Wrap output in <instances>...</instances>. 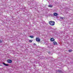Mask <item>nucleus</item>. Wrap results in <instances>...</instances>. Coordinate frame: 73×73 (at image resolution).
Returning a JSON list of instances; mask_svg holds the SVG:
<instances>
[{
    "mask_svg": "<svg viewBox=\"0 0 73 73\" xmlns=\"http://www.w3.org/2000/svg\"><path fill=\"white\" fill-rule=\"evenodd\" d=\"M49 24H50L51 25H54L55 24V22L53 21H50L49 22Z\"/></svg>",
    "mask_w": 73,
    "mask_h": 73,
    "instance_id": "1",
    "label": "nucleus"
},
{
    "mask_svg": "<svg viewBox=\"0 0 73 73\" xmlns=\"http://www.w3.org/2000/svg\"><path fill=\"white\" fill-rule=\"evenodd\" d=\"M56 73H63V71L62 70H56Z\"/></svg>",
    "mask_w": 73,
    "mask_h": 73,
    "instance_id": "2",
    "label": "nucleus"
},
{
    "mask_svg": "<svg viewBox=\"0 0 73 73\" xmlns=\"http://www.w3.org/2000/svg\"><path fill=\"white\" fill-rule=\"evenodd\" d=\"M36 41H38V42H40V39L39 38H36Z\"/></svg>",
    "mask_w": 73,
    "mask_h": 73,
    "instance_id": "3",
    "label": "nucleus"
},
{
    "mask_svg": "<svg viewBox=\"0 0 73 73\" xmlns=\"http://www.w3.org/2000/svg\"><path fill=\"white\" fill-rule=\"evenodd\" d=\"M7 62H8V63H11L12 62V60H11L10 59L8 60Z\"/></svg>",
    "mask_w": 73,
    "mask_h": 73,
    "instance_id": "4",
    "label": "nucleus"
},
{
    "mask_svg": "<svg viewBox=\"0 0 73 73\" xmlns=\"http://www.w3.org/2000/svg\"><path fill=\"white\" fill-rule=\"evenodd\" d=\"M54 15L55 16H57L58 15V14L56 13H54Z\"/></svg>",
    "mask_w": 73,
    "mask_h": 73,
    "instance_id": "5",
    "label": "nucleus"
},
{
    "mask_svg": "<svg viewBox=\"0 0 73 73\" xmlns=\"http://www.w3.org/2000/svg\"><path fill=\"white\" fill-rule=\"evenodd\" d=\"M50 41H54V39L53 38H51L50 39Z\"/></svg>",
    "mask_w": 73,
    "mask_h": 73,
    "instance_id": "6",
    "label": "nucleus"
},
{
    "mask_svg": "<svg viewBox=\"0 0 73 73\" xmlns=\"http://www.w3.org/2000/svg\"><path fill=\"white\" fill-rule=\"evenodd\" d=\"M53 44H54V45H57V42H56V41H54L53 42Z\"/></svg>",
    "mask_w": 73,
    "mask_h": 73,
    "instance_id": "7",
    "label": "nucleus"
},
{
    "mask_svg": "<svg viewBox=\"0 0 73 73\" xmlns=\"http://www.w3.org/2000/svg\"><path fill=\"white\" fill-rule=\"evenodd\" d=\"M3 65H5V66H8V65L7 64H5V63H3Z\"/></svg>",
    "mask_w": 73,
    "mask_h": 73,
    "instance_id": "8",
    "label": "nucleus"
},
{
    "mask_svg": "<svg viewBox=\"0 0 73 73\" xmlns=\"http://www.w3.org/2000/svg\"><path fill=\"white\" fill-rule=\"evenodd\" d=\"M48 7H50V8H52V7H53V6L52 5H50L48 6Z\"/></svg>",
    "mask_w": 73,
    "mask_h": 73,
    "instance_id": "9",
    "label": "nucleus"
},
{
    "mask_svg": "<svg viewBox=\"0 0 73 73\" xmlns=\"http://www.w3.org/2000/svg\"><path fill=\"white\" fill-rule=\"evenodd\" d=\"M30 37H31V38H33L34 37L33 36H30Z\"/></svg>",
    "mask_w": 73,
    "mask_h": 73,
    "instance_id": "10",
    "label": "nucleus"
},
{
    "mask_svg": "<svg viewBox=\"0 0 73 73\" xmlns=\"http://www.w3.org/2000/svg\"><path fill=\"white\" fill-rule=\"evenodd\" d=\"M29 42H32V40H30Z\"/></svg>",
    "mask_w": 73,
    "mask_h": 73,
    "instance_id": "11",
    "label": "nucleus"
},
{
    "mask_svg": "<svg viewBox=\"0 0 73 73\" xmlns=\"http://www.w3.org/2000/svg\"><path fill=\"white\" fill-rule=\"evenodd\" d=\"M69 52H72V50H68Z\"/></svg>",
    "mask_w": 73,
    "mask_h": 73,
    "instance_id": "12",
    "label": "nucleus"
},
{
    "mask_svg": "<svg viewBox=\"0 0 73 73\" xmlns=\"http://www.w3.org/2000/svg\"><path fill=\"white\" fill-rule=\"evenodd\" d=\"M64 18H63L62 17H60V19H62V20L63 19H64Z\"/></svg>",
    "mask_w": 73,
    "mask_h": 73,
    "instance_id": "13",
    "label": "nucleus"
},
{
    "mask_svg": "<svg viewBox=\"0 0 73 73\" xmlns=\"http://www.w3.org/2000/svg\"><path fill=\"white\" fill-rule=\"evenodd\" d=\"M0 43L2 42V41L1 40H0Z\"/></svg>",
    "mask_w": 73,
    "mask_h": 73,
    "instance_id": "14",
    "label": "nucleus"
},
{
    "mask_svg": "<svg viewBox=\"0 0 73 73\" xmlns=\"http://www.w3.org/2000/svg\"><path fill=\"white\" fill-rule=\"evenodd\" d=\"M33 45H36V44L34 43V44H33Z\"/></svg>",
    "mask_w": 73,
    "mask_h": 73,
    "instance_id": "15",
    "label": "nucleus"
}]
</instances>
